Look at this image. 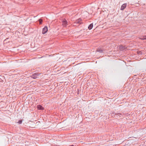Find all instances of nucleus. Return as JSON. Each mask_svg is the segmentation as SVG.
I'll list each match as a JSON object with an SVG mask.
<instances>
[{
  "label": "nucleus",
  "mask_w": 146,
  "mask_h": 146,
  "mask_svg": "<svg viewBox=\"0 0 146 146\" xmlns=\"http://www.w3.org/2000/svg\"><path fill=\"white\" fill-rule=\"evenodd\" d=\"M97 51L99 52L100 53H102L103 52V50L101 49L98 48L97 50Z\"/></svg>",
  "instance_id": "obj_6"
},
{
  "label": "nucleus",
  "mask_w": 146,
  "mask_h": 146,
  "mask_svg": "<svg viewBox=\"0 0 146 146\" xmlns=\"http://www.w3.org/2000/svg\"><path fill=\"white\" fill-rule=\"evenodd\" d=\"M48 31V28L47 26H45L43 29L42 33L43 34H45Z\"/></svg>",
  "instance_id": "obj_1"
},
{
  "label": "nucleus",
  "mask_w": 146,
  "mask_h": 146,
  "mask_svg": "<svg viewBox=\"0 0 146 146\" xmlns=\"http://www.w3.org/2000/svg\"><path fill=\"white\" fill-rule=\"evenodd\" d=\"M38 75L37 74H35L32 76L31 77L35 79L38 78Z\"/></svg>",
  "instance_id": "obj_4"
},
{
  "label": "nucleus",
  "mask_w": 146,
  "mask_h": 146,
  "mask_svg": "<svg viewBox=\"0 0 146 146\" xmlns=\"http://www.w3.org/2000/svg\"><path fill=\"white\" fill-rule=\"evenodd\" d=\"M127 6V3H124L123 4L120 8V9L121 10H123Z\"/></svg>",
  "instance_id": "obj_3"
},
{
  "label": "nucleus",
  "mask_w": 146,
  "mask_h": 146,
  "mask_svg": "<svg viewBox=\"0 0 146 146\" xmlns=\"http://www.w3.org/2000/svg\"><path fill=\"white\" fill-rule=\"evenodd\" d=\"M76 22H77V23H79V22H78V21H76Z\"/></svg>",
  "instance_id": "obj_11"
},
{
  "label": "nucleus",
  "mask_w": 146,
  "mask_h": 146,
  "mask_svg": "<svg viewBox=\"0 0 146 146\" xmlns=\"http://www.w3.org/2000/svg\"><path fill=\"white\" fill-rule=\"evenodd\" d=\"M145 36H140L139 37L140 39L141 40H144L145 39Z\"/></svg>",
  "instance_id": "obj_8"
},
{
  "label": "nucleus",
  "mask_w": 146,
  "mask_h": 146,
  "mask_svg": "<svg viewBox=\"0 0 146 146\" xmlns=\"http://www.w3.org/2000/svg\"><path fill=\"white\" fill-rule=\"evenodd\" d=\"M22 121L21 120H19V124H21L22 123Z\"/></svg>",
  "instance_id": "obj_10"
},
{
  "label": "nucleus",
  "mask_w": 146,
  "mask_h": 146,
  "mask_svg": "<svg viewBox=\"0 0 146 146\" xmlns=\"http://www.w3.org/2000/svg\"><path fill=\"white\" fill-rule=\"evenodd\" d=\"M37 108L38 110H43L44 108L40 105H38L37 106Z\"/></svg>",
  "instance_id": "obj_5"
},
{
  "label": "nucleus",
  "mask_w": 146,
  "mask_h": 146,
  "mask_svg": "<svg viewBox=\"0 0 146 146\" xmlns=\"http://www.w3.org/2000/svg\"><path fill=\"white\" fill-rule=\"evenodd\" d=\"M62 25L64 27H66L67 25V21L65 19H63L62 21Z\"/></svg>",
  "instance_id": "obj_2"
},
{
  "label": "nucleus",
  "mask_w": 146,
  "mask_h": 146,
  "mask_svg": "<svg viewBox=\"0 0 146 146\" xmlns=\"http://www.w3.org/2000/svg\"><path fill=\"white\" fill-rule=\"evenodd\" d=\"M93 27V24L92 23L90 24L88 26V28L89 30H91L92 29Z\"/></svg>",
  "instance_id": "obj_7"
},
{
  "label": "nucleus",
  "mask_w": 146,
  "mask_h": 146,
  "mask_svg": "<svg viewBox=\"0 0 146 146\" xmlns=\"http://www.w3.org/2000/svg\"><path fill=\"white\" fill-rule=\"evenodd\" d=\"M145 39H146V36H145Z\"/></svg>",
  "instance_id": "obj_12"
},
{
  "label": "nucleus",
  "mask_w": 146,
  "mask_h": 146,
  "mask_svg": "<svg viewBox=\"0 0 146 146\" xmlns=\"http://www.w3.org/2000/svg\"><path fill=\"white\" fill-rule=\"evenodd\" d=\"M39 21L40 22V24H41L42 22V20L41 19H40Z\"/></svg>",
  "instance_id": "obj_9"
}]
</instances>
